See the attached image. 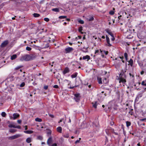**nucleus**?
Instances as JSON below:
<instances>
[{"mask_svg":"<svg viewBox=\"0 0 146 146\" xmlns=\"http://www.w3.org/2000/svg\"><path fill=\"white\" fill-rule=\"evenodd\" d=\"M127 70L125 69L124 72H122L120 74L119 78L118 79L119 80V83H122L123 84H125L126 82L125 80L126 76L124 72H126ZM123 86H124V85Z\"/></svg>","mask_w":146,"mask_h":146,"instance_id":"nucleus-1","label":"nucleus"},{"mask_svg":"<svg viewBox=\"0 0 146 146\" xmlns=\"http://www.w3.org/2000/svg\"><path fill=\"white\" fill-rule=\"evenodd\" d=\"M33 56L27 54L25 56H23L20 59V60L21 61H23V60L28 61L32 59Z\"/></svg>","mask_w":146,"mask_h":146,"instance_id":"nucleus-2","label":"nucleus"},{"mask_svg":"<svg viewBox=\"0 0 146 146\" xmlns=\"http://www.w3.org/2000/svg\"><path fill=\"white\" fill-rule=\"evenodd\" d=\"M74 99L75 101L77 102H78L80 99V94H74Z\"/></svg>","mask_w":146,"mask_h":146,"instance_id":"nucleus-3","label":"nucleus"},{"mask_svg":"<svg viewBox=\"0 0 146 146\" xmlns=\"http://www.w3.org/2000/svg\"><path fill=\"white\" fill-rule=\"evenodd\" d=\"M65 53L66 54L71 52L73 50V48L71 47H68L65 49Z\"/></svg>","mask_w":146,"mask_h":146,"instance_id":"nucleus-4","label":"nucleus"},{"mask_svg":"<svg viewBox=\"0 0 146 146\" xmlns=\"http://www.w3.org/2000/svg\"><path fill=\"white\" fill-rule=\"evenodd\" d=\"M21 136V135L20 134H17L9 137V139L10 140L14 139L20 137Z\"/></svg>","mask_w":146,"mask_h":146,"instance_id":"nucleus-5","label":"nucleus"},{"mask_svg":"<svg viewBox=\"0 0 146 146\" xmlns=\"http://www.w3.org/2000/svg\"><path fill=\"white\" fill-rule=\"evenodd\" d=\"M8 43V40H5L1 44V46L2 47H4L6 46Z\"/></svg>","mask_w":146,"mask_h":146,"instance_id":"nucleus-6","label":"nucleus"},{"mask_svg":"<svg viewBox=\"0 0 146 146\" xmlns=\"http://www.w3.org/2000/svg\"><path fill=\"white\" fill-rule=\"evenodd\" d=\"M52 142V137H50L47 141V144L49 146H50Z\"/></svg>","mask_w":146,"mask_h":146,"instance_id":"nucleus-7","label":"nucleus"},{"mask_svg":"<svg viewBox=\"0 0 146 146\" xmlns=\"http://www.w3.org/2000/svg\"><path fill=\"white\" fill-rule=\"evenodd\" d=\"M13 119H15L16 118L19 117V115L17 113H14L13 114Z\"/></svg>","mask_w":146,"mask_h":146,"instance_id":"nucleus-8","label":"nucleus"},{"mask_svg":"<svg viewBox=\"0 0 146 146\" xmlns=\"http://www.w3.org/2000/svg\"><path fill=\"white\" fill-rule=\"evenodd\" d=\"M106 38L107 43L108 44V46H110L111 45L110 43V39L107 36V35L106 36Z\"/></svg>","mask_w":146,"mask_h":146,"instance_id":"nucleus-9","label":"nucleus"},{"mask_svg":"<svg viewBox=\"0 0 146 146\" xmlns=\"http://www.w3.org/2000/svg\"><path fill=\"white\" fill-rule=\"evenodd\" d=\"M70 70L69 68L68 67L66 68L63 72V73L64 74H66L69 72Z\"/></svg>","mask_w":146,"mask_h":146,"instance_id":"nucleus-10","label":"nucleus"},{"mask_svg":"<svg viewBox=\"0 0 146 146\" xmlns=\"http://www.w3.org/2000/svg\"><path fill=\"white\" fill-rule=\"evenodd\" d=\"M82 58L83 60H85L87 59V60L88 61L90 59V57L89 55H86V56H83Z\"/></svg>","mask_w":146,"mask_h":146,"instance_id":"nucleus-11","label":"nucleus"},{"mask_svg":"<svg viewBox=\"0 0 146 146\" xmlns=\"http://www.w3.org/2000/svg\"><path fill=\"white\" fill-rule=\"evenodd\" d=\"M56 130L58 132L60 133H62V128L61 127H57L56 128Z\"/></svg>","mask_w":146,"mask_h":146,"instance_id":"nucleus-12","label":"nucleus"},{"mask_svg":"<svg viewBox=\"0 0 146 146\" xmlns=\"http://www.w3.org/2000/svg\"><path fill=\"white\" fill-rule=\"evenodd\" d=\"M92 104L93 107L95 108H97V102H92Z\"/></svg>","mask_w":146,"mask_h":146,"instance_id":"nucleus-13","label":"nucleus"},{"mask_svg":"<svg viewBox=\"0 0 146 146\" xmlns=\"http://www.w3.org/2000/svg\"><path fill=\"white\" fill-rule=\"evenodd\" d=\"M17 57V55L16 54H14L12 56H11V59L12 60H13L16 58Z\"/></svg>","mask_w":146,"mask_h":146,"instance_id":"nucleus-14","label":"nucleus"},{"mask_svg":"<svg viewBox=\"0 0 146 146\" xmlns=\"http://www.w3.org/2000/svg\"><path fill=\"white\" fill-rule=\"evenodd\" d=\"M77 75L78 73L75 72L71 75V77L72 78H75L77 76Z\"/></svg>","mask_w":146,"mask_h":146,"instance_id":"nucleus-15","label":"nucleus"},{"mask_svg":"<svg viewBox=\"0 0 146 146\" xmlns=\"http://www.w3.org/2000/svg\"><path fill=\"white\" fill-rule=\"evenodd\" d=\"M99 84H102V79L101 78L98 77L97 78Z\"/></svg>","mask_w":146,"mask_h":146,"instance_id":"nucleus-16","label":"nucleus"},{"mask_svg":"<svg viewBox=\"0 0 146 146\" xmlns=\"http://www.w3.org/2000/svg\"><path fill=\"white\" fill-rule=\"evenodd\" d=\"M24 132L27 134H31L33 133V131H32L27 130L24 131Z\"/></svg>","mask_w":146,"mask_h":146,"instance_id":"nucleus-17","label":"nucleus"},{"mask_svg":"<svg viewBox=\"0 0 146 146\" xmlns=\"http://www.w3.org/2000/svg\"><path fill=\"white\" fill-rule=\"evenodd\" d=\"M51 132L52 131L50 130H48L47 132V135L48 136H50L51 134Z\"/></svg>","mask_w":146,"mask_h":146,"instance_id":"nucleus-18","label":"nucleus"},{"mask_svg":"<svg viewBox=\"0 0 146 146\" xmlns=\"http://www.w3.org/2000/svg\"><path fill=\"white\" fill-rule=\"evenodd\" d=\"M31 141V138L30 137H28L27 138L26 140V141L27 143H30Z\"/></svg>","mask_w":146,"mask_h":146,"instance_id":"nucleus-19","label":"nucleus"},{"mask_svg":"<svg viewBox=\"0 0 146 146\" xmlns=\"http://www.w3.org/2000/svg\"><path fill=\"white\" fill-rule=\"evenodd\" d=\"M35 121H36L41 122L42 121V119L40 118L37 117L35 119Z\"/></svg>","mask_w":146,"mask_h":146,"instance_id":"nucleus-20","label":"nucleus"},{"mask_svg":"<svg viewBox=\"0 0 146 146\" xmlns=\"http://www.w3.org/2000/svg\"><path fill=\"white\" fill-rule=\"evenodd\" d=\"M129 64L132 66L133 64V60L132 59H130L128 61Z\"/></svg>","mask_w":146,"mask_h":146,"instance_id":"nucleus-21","label":"nucleus"},{"mask_svg":"<svg viewBox=\"0 0 146 146\" xmlns=\"http://www.w3.org/2000/svg\"><path fill=\"white\" fill-rule=\"evenodd\" d=\"M103 82L104 84H107L108 82V79L106 78H104V80H103Z\"/></svg>","mask_w":146,"mask_h":146,"instance_id":"nucleus-22","label":"nucleus"},{"mask_svg":"<svg viewBox=\"0 0 146 146\" xmlns=\"http://www.w3.org/2000/svg\"><path fill=\"white\" fill-rule=\"evenodd\" d=\"M52 10L53 11L56 12H59V9L58 8H55L53 9H52Z\"/></svg>","mask_w":146,"mask_h":146,"instance_id":"nucleus-23","label":"nucleus"},{"mask_svg":"<svg viewBox=\"0 0 146 146\" xmlns=\"http://www.w3.org/2000/svg\"><path fill=\"white\" fill-rule=\"evenodd\" d=\"M141 84L142 85L146 86V80L143 81L141 83Z\"/></svg>","mask_w":146,"mask_h":146,"instance_id":"nucleus-24","label":"nucleus"},{"mask_svg":"<svg viewBox=\"0 0 146 146\" xmlns=\"http://www.w3.org/2000/svg\"><path fill=\"white\" fill-rule=\"evenodd\" d=\"M126 126H127V127H129L131 125V123L130 122L128 121H126Z\"/></svg>","mask_w":146,"mask_h":146,"instance_id":"nucleus-25","label":"nucleus"},{"mask_svg":"<svg viewBox=\"0 0 146 146\" xmlns=\"http://www.w3.org/2000/svg\"><path fill=\"white\" fill-rule=\"evenodd\" d=\"M33 16L35 17H37L40 16V15L38 13H35L33 14Z\"/></svg>","mask_w":146,"mask_h":146,"instance_id":"nucleus-26","label":"nucleus"},{"mask_svg":"<svg viewBox=\"0 0 146 146\" xmlns=\"http://www.w3.org/2000/svg\"><path fill=\"white\" fill-rule=\"evenodd\" d=\"M8 127L10 128L13 127L15 128V125L13 124H10L8 125Z\"/></svg>","mask_w":146,"mask_h":146,"instance_id":"nucleus-27","label":"nucleus"},{"mask_svg":"<svg viewBox=\"0 0 146 146\" xmlns=\"http://www.w3.org/2000/svg\"><path fill=\"white\" fill-rule=\"evenodd\" d=\"M67 17L65 16H61L59 17V18L60 19H64L66 18Z\"/></svg>","mask_w":146,"mask_h":146,"instance_id":"nucleus-28","label":"nucleus"},{"mask_svg":"<svg viewBox=\"0 0 146 146\" xmlns=\"http://www.w3.org/2000/svg\"><path fill=\"white\" fill-rule=\"evenodd\" d=\"M124 57L126 60L127 61V53L125 52L124 54Z\"/></svg>","mask_w":146,"mask_h":146,"instance_id":"nucleus-29","label":"nucleus"},{"mask_svg":"<svg viewBox=\"0 0 146 146\" xmlns=\"http://www.w3.org/2000/svg\"><path fill=\"white\" fill-rule=\"evenodd\" d=\"M6 113L4 112H3L1 113V115L3 117H5L6 115Z\"/></svg>","mask_w":146,"mask_h":146,"instance_id":"nucleus-30","label":"nucleus"},{"mask_svg":"<svg viewBox=\"0 0 146 146\" xmlns=\"http://www.w3.org/2000/svg\"><path fill=\"white\" fill-rule=\"evenodd\" d=\"M22 67H23V66H17L15 68V70H18V69H19L20 68H21Z\"/></svg>","mask_w":146,"mask_h":146,"instance_id":"nucleus-31","label":"nucleus"},{"mask_svg":"<svg viewBox=\"0 0 146 146\" xmlns=\"http://www.w3.org/2000/svg\"><path fill=\"white\" fill-rule=\"evenodd\" d=\"M32 48L29 47L27 46L26 48V50L28 51H31V50Z\"/></svg>","mask_w":146,"mask_h":146,"instance_id":"nucleus-32","label":"nucleus"},{"mask_svg":"<svg viewBox=\"0 0 146 146\" xmlns=\"http://www.w3.org/2000/svg\"><path fill=\"white\" fill-rule=\"evenodd\" d=\"M42 137L40 136H38L37 137V139L40 140H42Z\"/></svg>","mask_w":146,"mask_h":146,"instance_id":"nucleus-33","label":"nucleus"},{"mask_svg":"<svg viewBox=\"0 0 146 146\" xmlns=\"http://www.w3.org/2000/svg\"><path fill=\"white\" fill-rule=\"evenodd\" d=\"M78 22L81 24H83L84 23V21L82 20H79Z\"/></svg>","mask_w":146,"mask_h":146,"instance_id":"nucleus-34","label":"nucleus"},{"mask_svg":"<svg viewBox=\"0 0 146 146\" xmlns=\"http://www.w3.org/2000/svg\"><path fill=\"white\" fill-rule=\"evenodd\" d=\"M25 85V83L24 82H22L20 85L21 87H23Z\"/></svg>","mask_w":146,"mask_h":146,"instance_id":"nucleus-35","label":"nucleus"},{"mask_svg":"<svg viewBox=\"0 0 146 146\" xmlns=\"http://www.w3.org/2000/svg\"><path fill=\"white\" fill-rule=\"evenodd\" d=\"M94 19V17H91L88 19V20L89 21H93Z\"/></svg>","mask_w":146,"mask_h":146,"instance_id":"nucleus-36","label":"nucleus"},{"mask_svg":"<svg viewBox=\"0 0 146 146\" xmlns=\"http://www.w3.org/2000/svg\"><path fill=\"white\" fill-rule=\"evenodd\" d=\"M21 78H22V79L23 80H25L26 79V78L25 77V74H23V75L22 77Z\"/></svg>","mask_w":146,"mask_h":146,"instance_id":"nucleus-37","label":"nucleus"},{"mask_svg":"<svg viewBox=\"0 0 146 146\" xmlns=\"http://www.w3.org/2000/svg\"><path fill=\"white\" fill-rule=\"evenodd\" d=\"M114 12L112 11H111L109 12V14L111 15H113L114 14Z\"/></svg>","mask_w":146,"mask_h":146,"instance_id":"nucleus-38","label":"nucleus"},{"mask_svg":"<svg viewBox=\"0 0 146 146\" xmlns=\"http://www.w3.org/2000/svg\"><path fill=\"white\" fill-rule=\"evenodd\" d=\"M44 20L46 21V22H48L49 21V19L48 18H45L44 19Z\"/></svg>","mask_w":146,"mask_h":146,"instance_id":"nucleus-39","label":"nucleus"},{"mask_svg":"<svg viewBox=\"0 0 146 146\" xmlns=\"http://www.w3.org/2000/svg\"><path fill=\"white\" fill-rule=\"evenodd\" d=\"M10 131L11 132L13 133L15 132V130L14 129H11L10 130Z\"/></svg>","mask_w":146,"mask_h":146,"instance_id":"nucleus-40","label":"nucleus"},{"mask_svg":"<svg viewBox=\"0 0 146 146\" xmlns=\"http://www.w3.org/2000/svg\"><path fill=\"white\" fill-rule=\"evenodd\" d=\"M48 88V86L46 85H45L44 86V89L46 90Z\"/></svg>","mask_w":146,"mask_h":146,"instance_id":"nucleus-41","label":"nucleus"},{"mask_svg":"<svg viewBox=\"0 0 146 146\" xmlns=\"http://www.w3.org/2000/svg\"><path fill=\"white\" fill-rule=\"evenodd\" d=\"M44 1V0H42L41 1H40L39 2V3L40 4H43Z\"/></svg>","mask_w":146,"mask_h":146,"instance_id":"nucleus-42","label":"nucleus"},{"mask_svg":"<svg viewBox=\"0 0 146 146\" xmlns=\"http://www.w3.org/2000/svg\"><path fill=\"white\" fill-rule=\"evenodd\" d=\"M48 115L50 117H51L52 118H53L54 117V116L53 115L50 114H49Z\"/></svg>","mask_w":146,"mask_h":146,"instance_id":"nucleus-43","label":"nucleus"},{"mask_svg":"<svg viewBox=\"0 0 146 146\" xmlns=\"http://www.w3.org/2000/svg\"><path fill=\"white\" fill-rule=\"evenodd\" d=\"M15 128H17L18 129H20L21 128V127L19 125H15Z\"/></svg>","mask_w":146,"mask_h":146,"instance_id":"nucleus-44","label":"nucleus"},{"mask_svg":"<svg viewBox=\"0 0 146 146\" xmlns=\"http://www.w3.org/2000/svg\"><path fill=\"white\" fill-rule=\"evenodd\" d=\"M53 87L55 88H58V86L57 85H55Z\"/></svg>","mask_w":146,"mask_h":146,"instance_id":"nucleus-45","label":"nucleus"},{"mask_svg":"<svg viewBox=\"0 0 146 146\" xmlns=\"http://www.w3.org/2000/svg\"><path fill=\"white\" fill-rule=\"evenodd\" d=\"M64 137L66 138H68L69 137V135L68 134H66L64 135Z\"/></svg>","mask_w":146,"mask_h":146,"instance_id":"nucleus-46","label":"nucleus"},{"mask_svg":"<svg viewBox=\"0 0 146 146\" xmlns=\"http://www.w3.org/2000/svg\"><path fill=\"white\" fill-rule=\"evenodd\" d=\"M119 58H120L122 60V62H124V61L123 60V59L124 58V57H123L122 56V57H119Z\"/></svg>","mask_w":146,"mask_h":146,"instance_id":"nucleus-47","label":"nucleus"},{"mask_svg":"<svg viewBox=\"0 0 146 146\" xmlns=\"http://www.w3.org/2000/svg\"><path fill=\"white\" fill-rule=\"evenodd\" d=\"M99 50H96L95 51V54H96L97 53H99Z\"/></svg>","mask_w":146,"mask_h":146,"instance_id":"nucleus-48","label":"nucleus"},{"mask_svg":"<svg viewBox=\"0 0 146 146\" xmlns=\"http://www.w3.org/2000/svg\"><path fill=\"white\" fill-rule=\"evenodd\" d=\"M104 54H106V55H107L108 54V52L107 51H104Z\"/></svg>","mask_w":146,"mask_h":146,"instance_id":"nucleus-49","label":"nucleus"},{"mask_svg":"<svg viewBox=\"0 0 146 146\" xmlns=\"http://www.w3.org/2000/svg\"><path fill=\"white\" fill-rule=\"evenodd\" d=\"M111 131L113 133L115 132L114 129H111Z\"/></svg>","mask_w":146,"mask_h":146,"instance_id":"nucleus-50","label":"nucleus"},{"mask_svg":"<svg viewBox=\"0 0 146 146\" xmlns=\"http://www.w3.org/2000/svg\"><path fill=\"white\" fill-rule=\"evenodd\" d=\"M17 122L19 123V124H20L21 123V120H17Z\"/></svg>","mask_w":146,"mask_h":146,"instance_id":"nucleus-51","label":"nucleus"},{"mask_svg":"<svg viewBox=\"0 0 146 146\" xmlns=\"http://www.w3.org/2000/svg\"><path fill=\"white\" fill-rule=\"evenodd\" d=\"M112 38H111V40L112 41H113L115 40V38L114 37V36L113 37H112Z\"/></svg>","mask_w":146,"mask_h":146,"instance_id":"nucleus-52","label":"nucleus"},{"mask_svg":"<svg viewBox=\"0 0 146 146\" xmlns=\"http://www.w3.org/2000/svg\"><path fill=\"white\" fill-rule=\"evenodd\" d=\"M82 28L80 27V28H79V32H81V31H82Z\"/></svg>","mask_w":146,"mask_h":146,"instance_id":"nucleus-53","label":"nucleus"},{"mask_svg":"<svg viewBox=\"0 0 146 146\" xmlns=\"http://www.w3.org/2000/svg\"><path fill=\"white\" fill-rule=\"evenodd\" d=\"M141 121H146V118H143V119H141Z\"/></svg>","mask_w":146,"mask_h":146,"instance_id":"nucleus-54","label":"nucleus"},{"mask_svg":"<svg viewBox=\"0 0 146 146\" xmlns=\"http://www.w3.org/2000/svg\"><path fill=\"white\" fill-rule=\"evenodd\" d=\"M80 142V140H77L75 142V143L76 144L77 143H79Z\"/></svg>","mask_w":146,"mask_h":146,"instance_id":"nucleus-55","label":"nucleus"},{"mask_svg":"<svg viewBox=\"0 0 146 146\" xmlns=\"http://www.w3.org/2000/svg\"><path fill=\"white\" fill-rule=\"evenodd\" d=\"M106 31L108 33L110 32V31L108 29H107Z\"/></svg>","mask_w":146,"mask_h":146,"instance_id":"nucleus-56","label":"nucleus"},{"mask_svg":"<svg viewBox=\"0 0 146 146\" xmlns=\"http://www.w3.org/2000/svg\"><path fill=\"white\" fill-rule=\"evenodd\" d=\"M52 146H57V144L56 143H54L52 145Z\"/></svg>","mask_w":146,"mask_h":146,"instance_id":"nucleus-57","label":"nucleus"},{"mask_svg":"<svg viewBox=\"0 0 146 146\" xmlns=\"http://www.w3.org/2000/svg\"><path fill=\"white\" fill-rule=\"evenodd\" d=\"M110 35L111 36V37H113V36H114V35H113V34L111 33H110Z\"/></svg>","mask_w":146,"mask_h":146,"instance_id":"nucleus-58","label":"nucleus"},{"mask_svg":"<svg viewBox=\"0 0 146 146\" xmlns=\"http://www.w3.org/2000/svg\"><path fill=\"white\" fill-rule=\"evenodd\" d=\"M113 134H114L115 135H118V133H117L115 132L113 133Z\"/></svg>","mask_w":146,"mask_h":146,"instance_id":"nucleus-59","label":"nucleus"},{"mask_svg":"<svg viewBox=\"0 0 146 146\" xmlns=\"http://www.w3.org/2000/svg\"><path fill=\"white\" fill-rule=\"evenodd\" d=\"M144 73V72L143 71H142L141 72V75L143 74Z\"/></svg>","mask_w":146,"mask_h":146,"instance_id":"nucleus-60","label":"nucleus"},{"mask_svg":"<svg viewBox=\"0 0 146 146\" xmlns=\"http://www.w3.org/2000/svg\"><path fill=\"white\" fill-rule=\"evenodd\" d=\"M121 128L122 129H124V126H123V124L121 125Z\"/></svg>","mask_w":146,"mask_h":146,"instance_id":"nucleus-61","label":"nucleus"},{"mask_svg":"<svg viewBox=\"0 0 146 146\" xmlns=\"http://www.w3.org/2000/svg\"><path fill=\"white\" fill-rule=\"evenodd\" d=\"M63 119H61L60 120V121L59 122H62V120H63Z\"/></svg>","mask_w":146,"mask_h":146,"instance_id":"nucleus-62","label":"nucleus"},{"mask_svg":"<svg viewBox=\"0 0 146 146\" xmlns=\"http://www.w3.org/2000/svg\"><path fill=\"white\" fill-rule=\"evenodd\" d=\"M25 130H27V125H26L25 127Z\"/></svg>","mask_w":146,"mask_h":146,"instance_id":"nucleus-63","label":"nucleus"},{"mask_svg":"<svg viewBox=\"0 0 146 146\" xmlns=\"http://www.w3.org/2000/svg\"><path fill=\"white\" fill-rule=\"evenodd\" d=\"M121 15H120V16H119L118 17V18L119 19H121Z\"/></svg>","mask_w":146,"mask_h":146,"instance_id":"nucleus-64","label":"nucleus"}]
</instances>
